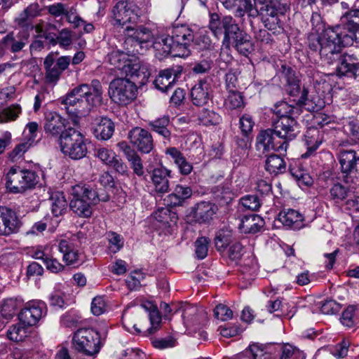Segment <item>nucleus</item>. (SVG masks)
Segmentation results:
<instances>
[{
	"instance_id": "obj_21",
	"label": "nucleus",
	"mask_w": 359,
	"mask_h": 359,
	"mask_svg": "<svg viewBox=\"0 0 359 359\" xmlns=\"http://www.w3.org/2000/svg\"><path fill=\"white\" fill-rule=\"evenodd\" d=\"M338 158L343 173L348 175L359 171V154L355 150H341Z\"/></svg>"
},
{
	"instance_id": "obj_17",
	"label": "nucleus",
	"mask_w": 359,
	"mask_h": 359,
	"mask_svg": "<svg viewBox=\"0 0 359 359\" xmlns=\"http://www.w3.org/2000/svg\"><path fill=\"white\" fill-rule=\"evenodd\" d=\"M20 226L16 213L11 208L0 207V236L16 233Z\"/></svg>"
},
{
	"instance_id": "obj_13",
	"label": "nucleus",
	"mask_w": 359,
	"mask_h": 359,
	"mask_svg": "<svg viewBox=\"0 0 359 359\" xmlns=\"http://www.w3.org/2000/svg\"><path fill=\"white\" fill-rule=\"evenodd\" d=\"M287 93L292 97L290 102H294L296 105L303 107L308 111H314L316 106L310 107L311 100L308 97V90L303 87L301 88L299 81L293 76L288 75L287 78Z\"/></svg>"
},
{
	"instance_id": "obj_50",
	"label": "nucleus",
	"mask_w": 359,
	"mask_h": 359,
	"mask_svg": "<svg viewBox=\"0 0 359 359\" xmlns=\"http://www.w3.org/2000/svg\"><path fill=\"white\" fill-rule=\"evenodd\" d=\"M213 65V58L210 55L196 62L192 68V71L196 74H205L212 68Z\"/></svg>"
},
{
	"instance_id": "obj_1",
	"label": "nucleus",
	"mask_w": 359,
	"mask_h": 359,
	"mask_svg": "<svg viewBox=\"0 0 359 359\" xmlns=\"http://www.w3.org/2000/svg\"><path fill=\"white\" fill-rule=\"evenodd\" d=\"M296 117L273 118L271 128L262 130L256 138V147L262 153L274 151L285 153L288 142L294 140L300 133Z\"/></svg>"
},
{
	"instance_id": "obj_14",
	"label": "nucleus",
	"mask_w": 359,
	"mask_h": 359,
	"mask_svg": "<svg viewBox=\"0 0 359 359\" xmlns=\"http://www.w3.org/2000/svg\"><path fill=\"white\" fill-rule=\"evenodd\" d=\"M46 314L45 306L42 302L32 301L27 302L18 314L20 322L28 327L34 326Z\"/></svg>"
},
{
	"instance_id": "obj_8",
	"label": "nucleus",
	"mask_w": 359,
	"mask_h": 359,
	"mask_svg": "<svg viewBox=\"0 0 359 359\" xmlns=\"http://www.w3.org/2000/svg\"><path fill=\"white\" fill-rule=\"evenodd\" d=\"M108 94L114 103L127 105L136 98L137 88L135 83L130 79L118 78L109 83Z\"/></svg>"
},
{
	"instance_id": "obj_61",
	"label": "nucleus",
	"mask_w": 359,
	"mask_h": 359,
	"mask_svg": "<svg viewBox=\"0 0 359 359\" xmlns=\"http://www.w3.org/2000/svg\"><path fill=\"white\" fill-rule=\"evenodd\" d=\"M243 255V248L239 242H234L230 245L228 250L229 259L237 263Z\"/></svg>"
},
{
	"instance_id": "obj_30",
	"label": "nucleus",
	"mask_w": 359,
	"mask_h": 359,
	"mask_svg": "<svg viewBox=\"0 0 359 359\" xmlns=\"http://www.w3.org/2000/svg\"><path fill=\"white\" fill-rule=\"evenodd\" d=\"M177 77V74L174 69H165L159 72L154 81V84L156 89L167 93L172 87Z\"/></svg>"
},
{
	"instance_id": "obj_45",
	"label": "nucleus",
	"mask_w": 359,
	"mask_h": 359,
	"mask_svg": "<svg viewBox=\"0 0 359 359\" xmlns=\"http://www.w3.org/2000/svg\"><path fill=\"white\" fill-rule=\"evenodd\" d=\"M198 120L204 126H215L220 123L221 116L216 112L203 109L198 114Z\"/></svg>"
},
{
	"instance_id": "obj_2",
	"label": "nucleus",
	"mask_w": 359,
	"mask_h": 359,
	"mask_svg": "<svg viewBox=\"0 0 359 359\" xmlns=\"http://www.w3.org/2000/svg\"><path fill=\"white\" fill-rule=\"evenodd\" d=\"M208 27L215 37L223 36L222 44L226 48L233 46L243 55L252 51L250 36L241 29L232 16L220 17L217 13H211Z\"/></svg>"
},
{
	"instance_id": "obj_51",
	"label": "nucleus",
	"mask_w": 359,
	"mask_h": 359,
	"mask_svg": "<svg viewBox=\"0 0 359 359\" xmlns=\"http://www.w3.org/2000/svg\"><path fill=\"white\" fill-rule=\"evenodd\" d=\"M182 317L185 324L191 326L198 323V309L196 306L186 305L183 308Z\"/></svg>"
},
{
	"instance_id": "obj_18",
	"label": "nucleus",
	"mask_w": 359,
	"mask_h": 359,
	"mask_svg": "<svg viewBox=\"0 0 359 359\" xmlns=\"http://www.w3.org/2000/svg\"><path fill=\"white\" fill-rule=\"evenodd\" d=\"M67 121L59 114L55 111L46 113L43 128L46 134L52 137H59L65 132Z\"/></svg>"
},
{
	"instance_id": "obj_29",
	"label": "nucleus",
	"mask_w": 359,
	"mask_h": 359,
	"mask_svg": "<svg viewBox=\"0 0 359 359\" xmlns=\"http://www.w3.org/2000/svg\"><path fill=\"white\" fill-rule=\"evenodd\" d=\"M174 41V34H172L171 36L167 34L156 36L152 42V46L156 51V57L161 60L170 55Z\"/></svg>"
},
{
	"instance_id": "obj_54",
	"label": "nucleus",
	"mask_w": 359,
	"mask_h": 359,
	"mask_svg": "<svg viewBox=\"0 0 359 359\" xmlns=\"http://www.w3.org/2000/svg\"><path fill=\"white\" fill-rule=\"evenodd\" d=\"M209 240L200 237L195 241V254L198 259H203L208 255Z\"/></svg>"
},
{
	"instance_id": "obj_46",
	"label": "nucleus",
	"mask_w": 359,
	"mask_h": 359,
	"mask_svg": "<svg viewBox=\"0 0 359 359\" xmlns=\"http://www.w3.org/2000/svg\"><path fill=\"white\" fill-rule=\"evenodd\" d=\"M191 47L198 50L210 49L212 42L208 35L194 32V39L191 41Z\"/></svg>"
},
{
	"instance_id": "obj_43",
	"label": "nucleus",
	"mask_w": 359,
	"mask_h": 359,
	"mask_svg": "<svg viewBox=\"0 0 359 359\" xmlns=\"http://www.w3.org/2000/svg\"><path fill=\"white\" fill-rule=\"evenodd\" d=\"M27 327L21 323L11 326L7 332L8 339L14 341H23L29 334Z\"/></svg>"
},
{
	"instance_id": "obj_10",
	"label": "nucleus",
	"mask_w": 359,
	"mask_h": 359,
	"mask_svg": "<svg viewBox=\"0 0 359 359\" xmlns=\"http://www.w3.org/2000/svg\"><path fill=\"white\" fill-rule=\"evenodd\" d=\"M174 34L171 55L173 57H187L191 54V41L194 39V30L187 25L173 27Z\"/></svg>"
},
{
	"instance_id": "obj_34",
	"label": "nucleus",
	"mask_w": 359,
	"mask_h": 359,
	"mask_svg": "<svg viewBox=\"0 0 359 359\" xmlns=\"http://www.w3.org/2000/svg\"><path fill=\"white\" fill-rule=\"evenodd\" d=\"M264 219L260 216L253 214L242 217L238 229L243 233H255L264 226Z\"/></svg>"
},
{
	"instance_id": "obj_19",
	"label": "nucleus",
	"mask_w": 359,
	"mask_h": 359,
	"mask_svg": "<svg viewBox=\"0 0 359 359\" xmlns=\"http://www.w3.org/2000/svg\"><path fill=\"white\" fill-rule=\"evenodd\" d=\"M41 8L38 3H32L24 8L14 20L16 26L25 31L33 29V19L39 16Z\"/></svg>"
},
{
	"instance_id": "obj_16",
	"label": "nucleus",
	"mask_w": 359,
	"mask_h": 359,
	"mask_svg": "<svg viewBox=\"0 0 359 359\" xmlns=\"http://www.w3.org/2000/svg\"><path fill=\"white\" fill-rule=\"evenodd\" d=\"M128 139L137 149L149 154L154 149V140L151 133L146 129L135 127L128 132Z\"/></svg>"
},
{
	"instance_id": "obj_63",
	"label": "nucleus",
	"mask_w": 359,
	"mask_h": 359,
	"mask_svg": "<svg viewBox=\"0 0 359 359\" xmlns=\"http://www.w3.org/2000/svg\"><path fill=\"white\" fill-rule=\"evenodd\" d=\"M226 103L231 109L239 108L243 105V97L239 92L233 90L232 91H229Z\"/></svg>"
},
{
	"instance_id": "obj_20",
	"label": "nucleus",
	"mask_w": 359,
	"mask_h": 359,
	"mask_svg": "<svg viewBox=\"0 0 359 359\" xmlns=\"http://www.w3.org/2000/svg\"><path fill=\"white\" fill-rule=\"evenodd\" d=\"M123 33L127 37L126 41H134L135 47H142V44H145L147 46L148 43H151L153 39L150 29L143 26L136 27L128 25L124 29Z\"/></svg>"
},
{
	"instance_id": "obj_44",
	"label": "nucleus",
	"mask_w": 359,
	"mask_h": 359,
	"mask_svg": "<svg viewBox=\"0 0 359 359\" xmlns=\"http://www.w3.org/2000/svg\"><path fill=\"white\" fill-rule=\"evenodd\" d=\"M128 59L129 56L127 53L118 50H112L108 54L109 62L120 72Z\"/></svg>"
},
{
	"instance_id": "obj_12",
	"label": "nucleus",
	"mask_w": 359,
	"mask_h": 359,
	"mask_svg": "<svg viewBox=\"0 0 359 359\" xmlns=\"http://www.w3.org/2000/svg\"><path fill=\"white\" fill-rule=\"evenodd\" d=\"M140 17V11L135 5L127 1H118L111 10L114 26L123 27L127 23L135 24Z\"/></svg>"
},
{
	"instance_id": "obj_58",
	"label": "nucleus",
	"mask_w": 359,
	"mask_h": 359,
	"mask_svg": "<svg viewBox=\"0 0 359 359\" xmlns=\"http://www.w3.org/2000/svg\"><path fill=\"white\" fill-rule=\"evenodd\" d=\"M215 318L222 321L229 320L233 317V311L224 304H218L213 310Z\"/></svg>"
},
{
	"instance_id": "obj_15",
	"label": "nucleus",
	"mask_w": 359,
	"mask_h": 359,
	"mask_svg": "<svg viewBox=\"0 0 359 359\" xmlns=\"http://www.w3.org/2000/svg\"><path fill=\"white\" fill-rule=\"evenodd\" d=\"M170 173L165 168H154L150 172L151 191L155 196L161 197L169 192Z\"/></svg>"
},
{
	"instance_id": "obj_25",
	"label": "nucleus",
	"mask_w": 359,
	"mask_h": 359,
	"mask_svg": "<svg viewBox=\"0 0 359 359\" xmlns=\"http://www.w3.org/2000/svg\"><path fill=\"white\" fill-rule=\"evenodd\" d=\"M211 86L206 79L198 81L191 88V97L192 103L196 106L205 105L211 96Z\"/></svg>"
},
{
	"instance_id": "obj_28",
	"label": "nucleus",
	"mask_w": 359,
	"mask_h": 359,
	"mask_svg": "<svg viewBox=\"0 0 359 359\" xmlns=\"http://www.w3.org/2000/svg\"><path fill=\"white\" fill-rule=\"evenodd\" d=\"M95 137L101 140H107L111 137L114 132V123L107 117H100L95 120L93 128Z\"/></svg>"
},
{
	"instance_id": "obj_26",
	"label": "nucleus",
	"mask_w": 359,
	"mask_h": 359,
	"mask_svg": "<svg viewBox=\"0 0 359 359\" xmlns=\"http://www.w3.org/2000/svg\"><path fill=\"white\" fill-rule=\"evenodd\" d=\"M341 21L345 25L337 27H340L342 32H346L347 35L353 34V41H355L359 34V9L346 12L341 17Z\"/></svg>"
},
{
	"instance_id": "obj_7",
	"label": "nucleus",
	"mask_w": 359,
	"mask_h": 359,
	"mask_svg": "<svg viewBox=\"0 0 359 359\" xmlns=\"http://www.w3.org/2000/svg\"><path fill=\"white\" fill-rule=\"evenodd\" d=\"M73 348L86 355H97L103 345L102 339L98 332L90 328L78 330L72 339Z\"/></svg>"
},
{
	"instance_id": "obj_36",
	"label": "nucleus",
	"mask_w": 359,
	"mask_h": 359,
	"mask_svg": "<svg viewBox=\"0 0 359 359\" xmlns=\"http://www.w3.org/2000/svg\"><path fill=\"white\" fill-rule=\"evenodd\" d=\"M335 62H337V72L339 76H352L358 63L357 58L353 55L347 53L341 55V53Z\"/></svg>"
},
{
	"instance_id": "obj_52",
	"label": "nucleus",
	"mask_w": 359,
	"mask_h": 359,
	"mask_svg": "<svg viewBox=\"0 0 359 359\" xmlns=\"http://www.w3.org/2000/svg\"><path fill=\"white\" fill-rule=\"evenodd\" d=\"M330 194L332 199L338 203L346 198L348 194V189L346 187L337 183L330 188Z\"/></svg>"
},
{
	"instance_id": "obj_37",
	"label": "nucleus",
	"mask_w": 359,
	"mask_h": 359,
	"mask_svg": "<svg viewBox=\"0 0 359 359\" xmlns=\"http://www.w3.org/2000/svg\"><path fill=\"white\" fill-rule=\"evenodd\" d=\"M303 107L296 105L294 102L288 104L285 101L277 102L272 108L274 114L276 116V118H280L281 117H297L302 111Z\"/></svg>"
},
{
	"instance_id": "obj_3",
	"label": "nucleus",
	"mask_w": 359,
	"mask_h": 359,
	"mask_svg": "<svg viewBox=\"0 0 359 359\" xmlns=\"http://www.w3.org/2000/svg\"><path fill=\"white\" fill-rule=\"evenodd\" d=\"M353 36L347 35L337 26L328 27L318 36L311 35L309 38V46L311 50L318 51L326 63L332 65L338 59L341 47L353 44Z\"/></svg>"
},
{
	"instance_id": "obj_56",
	"label": "nucleus",
	"mask_w": 359,
	"mask_h": 359,
	"mask_svg": "<svg viewBox=\"0 0 359 359\" xmlns=\"http://www.w3.org/2000/svg\"><path fill=\"white\" fill-rule=\"evenodd\" d=\"M59 46L65 49H69L73 41L72 32L67 28L62 29L57 35Z\"/></svg>"
},
{
	"instance_id": "obj_59",
	"label": "nucleus",
	"mask_w": 359,
	"mask_h": 359,
	"mask_svg": "<svg viewBox=\"0 0 359 359\" xmlns=\"http://www.w3.org/2000/svg\"><path fill=\"white\" fill-rule=\"evenodd\" d=\"M358 310V306H349L345 309L341 315V323L348 327H352L355 323V311Z\"/></svg>"
},
{
	"instance_id": "obj_55",
	"label": "nucleus",
	"mask_w": 359,
	"mask_h": 359,
	"mask_svg": "<svg viewBox=\"0 0 359 359\" xmlns=\"http://www.w3.org/2000/svg\"><path fill=\"white\" fill-rule=\"evenodd\" d=\"M319 308L322 313L332 315L340 311L341 305L333 299H326L320 303Z\"/></svg>"
},
{
	"instance_id": "obj_48",
	"label": "nucleus",
	"mask_w": 359,
	"mask_h": 359,
	"mask_svg": "<svg viewBox=\"0 0 359 359\" xmlns=\"http://www.w3.org/2000/svg\"><path fill=\"white\" fill-rule=\"evenodd\" d=\"M106 238L109 242V250L113 253L118 252L124 245L123 237L114 231H109L106 234Z\"/></svg>"
},
{
	"instance_id": "obj_35",
	"label": "nucleus",
	"mask_w": 359,
	"mask_h": 359,
	"mask_svg": "<svg viewBox=\"0 0 359 359\" xmlns=\"http://www.w3.org/2000/svg\"><path fill=\"white\" fill-rule=\"evenodd\" d=\"M278 219L285 226L294 229H299L304 221L302 215L294 209H287L280 212Z\"/></svg>"
},
{
	"instance_id": "obj_4",
	"label": "nucleus",
	"mask_w": 359,
	"mask_h": 359,
	"mask_svg": "<svg viewBox=\"0 0 359 359\" xmlns=\"http://www.w3.org/2000/svg\"><path fill=\"white\" fill-rule=\"evenodd\" d=\"M71 210L81 217H90L93 207L101 200L95 189L87 184H76L72 187Z\"/></svg>"
},
{
	"instance_id": "obj_40",
	"label": "nucleus",
	"mask_w": 359,
	"mask_h": 359,
	"mask_svg": "<svg viewBox=\"0 0 359 359\" xmlns=\"http://www.w3.org/2000/svg\"><path fill=\"white\" fill-rule=\"evenodd\" d=\"M51 202V211L55 217L62 215L67 206V202L62 192H55L50 198Z\"/></svg>"
},
{
	"instance_id": "obj_47",
	"label": "nucleus",
	"mask_w": 359,
	"mask_h": 359,
	"mask_svg": "<svg viewBox=\"0 0 359 359\" xmlns=\"http://www.w3.org/2000/svg\"><path fill=\"white\" fill-rule=\"evenodd\" d=\"M263 203V196L261 198L256 194L246 195L241 198V203L248 210L257 211Z\"/></svg>"
},
{
	"instance_id": "obj_38",
	"label": "nucleus",
	"mask_w": 359,
	"mask_h": 359,
	"mask_svg": "<svg viewBox=\"0 0 359 359\" xmlns=\"http://www.w3.org/2000/svg\"><path fill=\"white\" fill-rule=\"evenodd\" d=\"M268 346L265 349L257 345H251L248 349L237 355L233 359H272L271 348Z\"/></svg>"
},
{
	"instance_id": "obj_31",
	"label": "nucleus",
	"mask_w": 359,
	"mask_h": 359,
	"mask_svg": "<svg viewBox=\"0 0 359 359\" xmlns=\"http://www.w3.org/2000/svg\"><path fill=\"white\" fill-rule=\"evenodd\" d=\"M229 11L233 12L235 18L240 19L241 25L244 23L246 13L249 18L258 16V9L255 8L251 0H239Z\"/></svg>"
},
{
	"instance_id": "obj_49",
	"label": "nucleus",
	"mask_w": 359,
	"mask_h": 359,
	"mask_svg": "<svg viewBox=\"0 0 359 359\" xmlns=\"http://www.w3.org/2000/svg\"><path fill=\"white\" fill-rule=\"evenodd\" d=\"M21 113V107L19 104L11 105L2 110L0 113V123H6L15 120Z\"/></svg>"
},
{
	"instance_id": "obj_11",
	"label": "nucleus",
	"mask_w": 359,
	"mask_h": 359,
	"mask_svg": "<svg viewBox=\"0 0 359 359\" xmlns=\"http://www.w3.org/2000/svg\"><path fill=\"white\" fill-rule=\"evenodd\" d=\"M289 9V5H278L277 7L262 6L258 10V16L265 28L273 34H278L283 29L280 17L284 15Z\"/></svg>"
},
{
	"instance_id": "obj_39",
	"label": "nucleus",
	"mask_w": 359,
	"mask_h": 359,
	"mask_svg": "<svg viewBox=\"0 0 359 359\" xmlns=\"http://www.w3.org/2000/svg\"><path fill=\"white\" fill-rule=\"evenodd\" d=\"M170 123V117L168 116H163L149 121L148 126L153 132L156 133L166 140H170L171 136V132L168 128Z\"/></svg>"
},
{
	"instance_id": "obj_6",
	"label": "nucleus",
	"mask_w": 359,
	"mask_h": 359,
	"mask_svg": "<svg viewBox=\"0 0 359 359\" xmlns=\"http://www.w3.org/2000/svg\"><path fill=\"white\" fill-rule=\"evenodd\" d=\"M60 146L62 152L74 160L83 158L88 151L85 137L72 128H67L61 135Z\"/></svg>"
},
{
	"instance_id": "obj_42",
	"label": "nucleus",
	"mask_w": 359,
	"mask_h": 359,
	"mask_svg": "<svg viewBox=\"0 0 359 359\" xmlns=\"http://www.w3.org/2000/svg\"><path fill=\"white\" fill-rule=\"evenodd\" d=\"M88 85L90 96H88V101L93 106L100 105L103 103L104 90L100 81L97 79H93Z\"/></svg>"
},
{
	"instance_id": "obj_32",
	"label": "nucleus",
	"mask_w": 359,
	"mask_h": 359,
	"mask_svg": "<svg viewBox=\"0 0 359 359\" xmlns=\"http://www.w3.org/2000/svg\"><path fill=\"white\" fill-rule=\"evenodd\" d=\"M272 348L270 351L272 359H276V356L280 355L279 359H305L306 355L304 352L287 345L271 346Z\"/></svg>"
},
{
	"instance_id": "obj_62",
	"label": "nucleus",
	"mask_w": 359,
	"mask_h": 359,
	"mask_svg": "<svg viewBox=\"0 0 359 359\" xmlns=\"http://www.w3.org/2000/svg\"><path fill=\"white\" fill-rule=\"evenodd\" d=\"M106 310L107 304L103 297L97 296L93 298L91 303V311L95 316H100Z\"/></svg>"
},
{
	"instance_id": "obj_22",
	"label": "nucleus",
	"mask_w": 359,
	"mask_h": 359,
	"mask_svg": "<svg viewBox=\"0 0 359 359\" xmlns=\"http://www.w3.org/2000/svg\"><path fill=\"white\" fill-rule=\"evenodd\" d=\"M29 34L26 32L15 34L10 32L1 39V43L5 48L12 53H17L22 51L27 46L29 41Z\"/></svg>"
},
{
	"instance_id": "obj_33",
	"label": "nucleus",
	"mask_w": 359,
	"mask_h": 359,
	"mask_svg": "<svg viewBox=\"0 0 359 359\" xmlns=\"http://www.w3.org/2000/svg\"><path fill=\"white\" fill-rule=\"evenodd\" d=\"M217 211V207L210 203L201 201L194 208V217L199 223H206L210 221Z\"/></svg>"
},
{
	"instance_id": "obj_64",
	"label": "nucleus",
	"mask_w": 359,
	"mask_h": 359,
	"mask_svg": "<svg viewBox=\"0 0 359 359\" xmlns=\"http://www.w3.org/2000/svg\"><path fill=\"white\" fill-rule=\"evenodd\" d=\"M67 8L68 6L66 4L60 2L55 3L46 7L48 13L54 18L65 16Z\"/></svg>"
},
{
	"instance_id": "obj_60",
	"label": "nucleus",
	"mask_w": 359,
	"mask_h": 359,
	"mask_svg": "<svg viewBox=\"0 0 359 359\" xmlns=\"http://www.w3.org/2000/svg\"><path fill=\"white\" fill-rule=\"evenodd\" d=\"M215 198L222 204H228L232 200V193L229 188L218 186L215 191Z\"/></svg>"
},
{
	"instance_id": "obj_5",
	"label": "nucleus",
	"mask_w": 359,
	"mask_h": 359,
	"mask_svg": "<svg viewBox=\"0 0 359 359\" xmlns=\"http://www.w3.org/2000/svg\"><path fill=\"white\" fill-rule=\"evenodd\" d=\"M38 177L34 170L14 166L6 175V188L11 193L22 194L36 186Z\"/></svg>"
},
{
	"instance_id": "obj_27",
	"label": "nucleus",
	"mask_w": 359,
	"mask_h": 359,
	"mask_svg": "<svg viewBox=\"0 0 359 359\" xmlns=\"http://www.w3.org/2000/svg\"><path fill=\"white\" fill-rule=\"evenodd\" d=\"M121 76H130L131 78L142 77L146 79L150 75L149 67L142 63L138 59H128L126 64L120 72Z\"/></svg>"
},
{
	"instance_id": "obj_23",
	"label": "nucleus",
	"mask_w": 359,
	"mask_h": 359,
	"mask_svg": "<svg viewBox=\"0 0 359 359\" xmlns=\"http://www.w3.org/2000/svg\"><path fill=\"white\" fill-rule=\"evenodd\" d=\"M95 155L104 164L112 168L117 172L122 175L126 172L127 165L112 150L100 148L96 150Z\"/></svg>"
},
{
	"instance_id": "obj_41",
	"label": "nucleus",
	"mask_w": 359,
	"mask_h": 359,
	"mask_svg": "<svg viewBox=\"0 0 359 359\" xmlns=\"http://www.w3.org/2000/svg\"><path fill=\"white\" fill-rule=\"evenodd\" d=\"M265 167L266 170L271 174L277 175L285 171L286 163L280 156L272 154L266 158Z\"/></svg>"
},
{
	"instance_id": "obj_9",
	"label": "nucleus",
	"mask_w": 359,
	"mask_h": 359,
	"mask_svg": "<svg viewBox=\"0 0 359 359\" xmlns=\"http://www.w3.org/2000/svg\"><path fill=\"white\" fill-rule=\"evenodd\" d=\"M57 52H50L43 60L45 70V80L48 84L56 85L62 73L68 69L71 63V57L69 55L57 57Z\"/></svg>"
},
{
	"instance_id": "obj_57",
	"label": "nucleus",
	"mask_w": 359,
	"mask_h": 359,
	"mask_svg": "<svg viewBox=\"0 0 359 359\" xmlns=\"http://www.w3.org/2000/svg\"><path fill=\"white\" fill-rule=\"evenodd\" d=\"M65 17L69 23L73 25L74 28H78L85 24V21L77 14L76 9L73 6L68 7Z\"/></svg>"
},
{
	"instance_id": "obj_24",
	"label": "nucleus",
	"mask_w": 359,
	"mask_h": 359,
	"mask_svg": "<svg viewBox=\"0 0 359 359\" xmlns=\"http://www.w3.org/2000/svg\"><path fill=\"white\" fill-rule=\"evenodd\" d=\"M76 238L72 237L58 242L57 249L62 254V260L67 266L74 264L79 261V253L76 246Z\"/></svg>"
},
{
	"instance_id": "obj_53",
	"label": "nucleus",
	"mask_w": 359,
	"mask_h": 359,
	"mask_svg": "<svg viewBox=\"0 0 359 359\" xmlns=\"http://www.w3.org/2000/svg\"><path fill=\"white\" fill-rule=\"evenodd\" d=\"M32 144L29 142H24L16 145L14 149L8 153V158L13 161H17L23 156L25 153L30 148Z\"/></svg>"
}]
</instances>
